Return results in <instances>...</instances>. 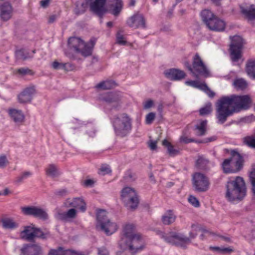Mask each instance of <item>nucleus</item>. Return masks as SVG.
Here are the masks:
<instances>
[{"mask_svg":"<svg viewBox=\"0 0 255 255\" xmlns=\"http://www.w3.org/2000/svg\"><path fill=\"white\" fill-rule=\"evenodd\" d=\"M243 121L246 123H251L255 121V116L253 115H251L245 117L243 119Z\"/></svg>","mask_w":255,"mask_h":255,"instance_id":"nucleus-55","label":"nucleus"},{"mask_svg":"<svg viewBox=\"0 0 255 255\" xmlns=\"http://www.w3.org/2000/svg\"><path fill=\"white\" fill-rule=\"evenodd\" d=\"M20 255H43L42 247L37 244H24L20 249Z\"/></svg>","mask_w":255,"mask_h":255,"instance_id":"nucleus-14","label":"nucleus"},{"mask_svg":"<svg viewBox=\"0 0 255 255\" xmlns=\"http://www.w3.org/2000/svg\"><path fill=\"white\" fill-rule=\"evenodd\" d=\"M62 255H82L78 254L75 252L70 250H64L63 249Z\"/></svg>","mask_w":255,"mask_h":255,"instance_id":"nucleus-57","label":"nucleus"},{"mask_svg":"<svg viewBox=\"0 0 255 255\" xmlns=\"http://www.w3.org/2000/svg\"><path fill=\"white\" fill-rule=\"evenodd\" d=\"M196 166L197 168L203 171H208L210 170V161L203 155L199 156L196 162Z\"/></svg>","mask_w":255,"mask_h":255,"instance_id":"nucleus-24","label":"nucleus"},{"mask_svg":"<svg viewBox=\"0 0 255 255\" xmlns=\"http://www.w3.org/2000/svg\"><path fill=\"white\" fill-rule=\"evenodd\" d=\"M234 84L236 88L240 90L245 89L248 86L246 81L242 78L235 80Z\"/></svg>","mask_w":255,"mask_h":255,"instance_id":"nucleus-42","label":"nucleus"},{"mask_svg":"<svg viewBox=\"0 0 255 255\" xmlns=\"http://www.w3.org/2000/svg\"><path fill=\"white\" fill-rule=\"evenodd\" d=\"M189 202L194 207H198L200 206L199 201L193 196H190L188 199Z\"/></svg>","mask_w":255,"mask_h":255,"instance_id":"nucleus-51","label":"nucleus"},{"mask_svg":"<svg viewBox=\"0 0 255 255\" xmlns=\"http://www.w3.org/2000/svg\"><path fill=\"white\" fill-rule=\"evenodd\" d=\"M1 222L3 227L5 229H13L18 227V224L10 219H2Z\"/></svg>","mask_w":255,"mask_h":255,"instance_id":"nucleus-39","label":"nucleus"},{"mask_svg":"<svg viewBox=\"0 0 255 255\" xmlns=\"http://www.w3.org/2000/svg\"><path fill=\"white\" fill-rule=\"evenodd\" d=\"M65 54L67 57H68L70 59H72V60L77 59V57L76 56V55L71 52H68V51H65Z\"/></svg>","mask_w":255,"mask_h":255,"instance_id":"nucleus-62","label":"nucleus"},{"mask_svg":"<svg viewBox=\"0 0 255 255\" xmlns=\"http://www.w3.org/2000/svg\"><path fill=\"white\" fill-rule=\"evenodd\" d=\"M217 136L215 135H214L210 137L205 138L203 140H198V141H196V143H205L215 141L217 139Z\"/></svg>","mask_w":255,"mask_h":255,"instance_id":"nucleus-49","label":"nucleus"},{"mask_svg":"<svg viewBox=\"0 0 255 255\" xmlns=\"http://www.w3.org/2000/svg\"><path fill=\"white\" fill-rule=\"evenodd\" d=\"M212 111V104L209 103L206 104L204 107L200 109L199 112L200 114L202 116L208 115L211 113Z\"/></svg>","mask_w":255,"mask_h":255,"instance_id":"nucleus-44","label":"nucleus"},{"mask_svg":"<svg viewBox=\"0 0 255 255\" xmlns=\"http://www.w3.org/2000/svg\"><path fill=\"white\" fill-rule=\"evenodd\" d=\"M34 226L24 227L23 231L20 232V236L21 239L31 241L34 239Z\"/></svg>","mask_w":255,"mask_h":255,"instance_id":"nucleus-22","label":"nucleus"},{"mask_svg":"<svg viewBox=\"0 0 255 255\" xmlns=\"http://www.w3.org/2000/svg\"><path fill=\"white\" fill-rule=\"evenodd\" d=\"M52 66L54 69H63V68L65 67V63H59L55 61L52 63Z\"/></svg>","mask_w":255,"mask_h":255,"instance_id":"nucleus-53","label":"nucleus"},{"mask_svg":"<svg viewBox=\"0 0 255 255\" xmlns=\"http://www.w3.org/2000/svg\"><path fill=\"white\" fill-rule=\"evenodd\" d=\"M246 71L248 75L252 79L255 80V59H249L246 65Z\"/></svg>","mask_w":255,"mask_h":255,"instance_id":"nucleus-25","label":"nucleus"},{"mask_svg":"<svg viewBox=\"0 0 255 255\" xmlns=\"http://www.w3.org/2000/svg\"><path fill=\"white\" fill-rule=\"evenodd\" d=\"M232 165L233 164L229 158L225 159L222 164L224 172L225 173L237 172L236 168H234Z\"/></svg>","mask_w":255,"mask_h":255,"instance_id":"nucleus-33","label":"nucleus"},{"mask_svg":"<svg viewBox=\"0 0 255 255\" xmlns=\"http://www.w3.org/2000/svg\"><path fill=\"white\" fill-rule=\"evenodd\" d=\"M77 211L74 208L68 210L66 212L59 214V219L63 221H67L68 219H74L76 217Z\"/></svg>","mask_w":255,"mask_h":255,"instance_id":"nucleus-32","label":"nucleus"},{"mask_svg":"<svg viewBox=\"0 0 255 255\" xmlns=\"http://www.w3.org/2000/svg\"><path fill=\"white\" fill-rule=\"evenodd\" d=\"M192 73L196 77H198V75L208 77L209 75L208 69L198 53H196L193 58Z\"/></svg>","mask_w":255,"mask_h":255,"instance_id":"nucleus-12","label":"nucleus"},{"mask_svg":"<svg viewBox=\"0 0 255 255\" xmlns=\"http://www.w3.org/2000/svg\"><path fill=\"white\" fill-rule=\"evenodd\" d=\"M244 143L250 147L255 149V136H247L243 138Z\"/></svg>","mask_w":255,"mask_h":255,"instance_id":"nucleus-41","label":"nucleus"},{"mask_svg":"<svg viewBox=\"0 0 255 255\" xmlns=\"http://www.w3.org/2000/svg\"><path fill=\"white\" fill-rule=\"evenodd\" d=\"M226 196L230 201L241 200L246 195V187L244 179L237 176L227 182Z\"/></svg>","mask_w":255,"mask_h":255,"instance_id":"nucleus-4","label":"nucleus"},{"mask_svg":"<svg viewBox=\"0 0 255 255\" xmlns=\"http://www.w3.org/2000/svg\"><path fill=\"white\" fill-rule=\"evenodd\" d=\"M135 227L133 224H127L123 228V236L119 241V246L121 249L136 252L139 247L138 244L142 240L139 234H135Z\"/></svg>","mask_w":255,"mask_h":255,"instance_id":"nucleus-2","label":"nucleus"},{"mask_svg":"<svg viewBox=\"0 0 255 255\" xmlns=\"http://www.w3.org/2000/svg\"><path fill=\"white\" fill-rule=\"evenodd\" d=\"M162 145L167 148V152L170 156H175L180 153L179 149L175 148L171 143L166 139L163 140Z\"/></svg>","mask_w":255,"mask_h":255,"instance_id":"nucleus-30","label":"nucleus"},{"mask_svg":"<svg viewBox=\"0 0 255 255\" xmlns=\"http://www.w3.org/2000/svg\"><path fill=\"white\" fill-rule=\"evenodd\" d=\"M244 43V39L241 36L235 35L232 38V43L230 47L242 48Z\"/></svg>","mask_w":255,"mask_h":255,"instance_id":"nucleus-38","label":"nucleus"},{"mask_svg":"<svg viewBox=\"0 0 255 255\" xmlns=\"http://www.w3.org/2000/svg\"><path fill=\"white\" fill-rule=\"evenodd\" d=\"M127 24L131 27L136 28H145L146 27L145 19L143 15L138 12L130 16L127 20Z\"/></svg>","mask_w":255,"mask_h":255,"instance_id":"nucleus-15","label":"nucleus"},{"mask_svg":"<svg viewBox=\"0 0 255 255\" xmlns=\"http://www.w3.org/2000/svg\"><path fill=\"white\" fill-rule=\"evenodd\" d=\"M75 66L72 63H65V67L63 68L64 70L67 71H72L75 69Z\"/></svg>","mask_w":255,"mask_h":255,"instance_id":"nucleus-61","label":"nucleus"},{"mask_svg":"<svg viewBox=\"0 0 255 255\" xmlns=\"http://www.w3.org/2000/svg\"><path fill=\"white\" fill-rule=\"evenodd\" d=\"M85 2L77 3V7L79 5L82 7V12H84L86 8L90 6V10L96 15L101 18L107 12V9L105 7L107 0H85Z\"/></svg>","mask_w":255,"mask_h":255,"instance_id":"nucleus-9","label":"nucleus"},{"mask_svg":"<svg viewBox=\"0 0 255 255\" xmlns=\"http://www.w3.org/2000/svg\"><path fill=\"white\" fill-rule=\"evenodd\" d=\"M45 172L47 176L52 178L56 177L60 174L57 166L53 164H49L45 169Z\"/></svg>","mask_w":255,"mask_h":255,"instance_id":"nucleus-35","label":"nucleus"},{"mask_svg":"<svg viewBox=\"0 0 255 255\" xmlns=\"http://www.w3.org/2000/svg\"><path fill=\"white\" fill-rule=\"evenodd\" d=\"M112 122L118 136L124 137L131 129V119L126 113L115 116L112 120Z\"/></svg>","mask_w":255,"mask_h":255,"instance_id":"nucleus-5","label":"nucleus"},{"mask_svg":"<svg viewBox=\"0 0 255 255\" xmlns=\"http://www.w3.org/2000/svg\"><path fill=\"white\" fill-rule=\"evenodd\" d=\"M6 156L4 155L0 156V167H4L5 166V163L7 162Z\"/></svg>","mask_w":255,"mask_h":255,"instance_id":"nucleus-63","label":"nucleus"},{"mask_svg":"<svg viewBox=\"0 0 255 255\" xmlns=\"http://www.w3.org/2000/svg\"><path fill=\"white\" fill-rule=\"evenodd\" d=\"M165 77L169 80L173 81H179L185 77V73L182 70L171 68L166 70L164 72Z\"/></svg>","mask_w":255,"mask_h":255,"instance_id":"nucleus-17","label":"nucleus"},{"mask_svg":"<svg viewBox=\"0 0 255 255\" xmlns=\"http://www.w3.org/2000/svg\"><path fill=\"white\" fill-rule=\"evenodd\" d=\"M155 113H154L153 112L149 113L146 116V118H145L146 124L147 125L151 124L153 122L154 120L155 119Z\"/></svg>","mask_w":255,"mask_h":255,"instance_id":"nucleus-47","label":"nucleus"},{"mask_svg":"<svg viewBox=\"0 0 255 255\" xmlns=\"http://www.w3.org/2000/svg\"><path fill=\"white\" fill-rule=\"evenodd\" d=\"M32 175V173L30 171H25L23 172L21 175L17 177L15 181L17 183H20L24 179Z\"/></svg>","mask_w":255,"mask_h":255,"instance_id":"nucleus-46","label":"nucleus"},{"mask_svg":"<svg viewBox=\"0 0 255 255\" xmlns=\"http://www.w3.org/2000/svg\"><path fill=\"white\" fill-rule=\"evenodd\" d=\"M98 255H109L108 250L105 247L98 249Z\"/></svg>","mask_w":255,"mask_h":255,"instance_id":"nucleus-59","label":"nucleus"},{"mask_svg":"<svg viewBox=\"0 0 255 255\" xmlns=\"http://www.w3.org/2000/svg\"><path fill=\"white\" fill-rule=\"evenodd\" d=\"M207 121L204 120L202 121L199 124L195 125L194 130L196 131V135L201 136L206 134L207 131Z\"/></svg>","mask_w":255,"mask_h":255,"instance_id":"nucleus-28","label":"nucleus"},{"mask_svg":"<svg viewBox=\"0 0 255 255\" xmlns=\"http://www.w3.org/2000/svg\"><path fill=\"white\" fill-rule=\"evenodd\" d=\"M34 239L35 238L41 239L42 240H46L50 237V232L47 230H42L38 228H34Z\"/></svg>","mask_w":255,"mask_h":255,"instance_id":"nucleus-31","label":"nucleus"},{"mask_svg":"<svg viewBox=\"0 0 255 255\" xmlns=\"http://www.w3.org/2000/svg\"><path fill=\"white\" fill-rule=\"evenodd\" d=\"M63 248L59 247L57 249H51L48 255H62Z\"/></svg>","mask_w":255,"mask_h":255,"instance_id":"nucleus-52","label":"nucleus"},{"mask_svg":"<svg viewBox=\"0 0 255 255\" xmlns=\"http://www.w3.org/2000/svg\"><path fill=\"white\" fill-rule=\"evenodd\" d=\"M252 100L248 95L224 96L216 104V117L217 123L223 124L234 113L249 109Z\"/></svg>","mask_w":255,"mask_h":255,"instance_id":"nucleus-1","label":"nucleus"},{"mask_svg":"<svg viewBox=\"0 0 255 255\" xmlns=\"http://www.w3.org/2000/svg\"><path fill=\"white\" fill-rule=\"evenodd\" d=\"M202 18L209 30L213 31H224L225 22L214 15L211 11L205 9L201 13Z\"/></svg>","mask_w":255,"mask_h":255,"instance_id":"nucleus-7","label":"nucleus"},{"mask_svg":"<svg viewBox=\"0 0 255 255\" xmlns=\"http://www.w3.org/2000/svg\"><path fill=\"white\" fill-rule=\"evenodd\" d=\"M187 84L193 87L203 90V88L206 87V84L204 83H200L198 81H189L186 82Z\"/></svg>","mask_w":255,"mask_h":255,"instance_id":"nucleus-43","label":"nucleus"},{"mask_svg":"<svg viewBox=\"0 0 255 255\" xmlns=\"http://www.w3.org/2000/svg\"><path fill=\"white\" fill-rule=\"evenodd\" d=\"M34 53H35L34 50L32 51V54H30L27 50L21 49L16 51L15 56L17 59L25 60L32 58Z\"/></svg>","mask_w":255,"mask_h":255,"instance_id":"nucleus-29","label":"nucleus"},{"mask_svg":"<svg viewBox=\"0 0 255 255\" xmlns=\"http://www.w3.org/2000/svg\"><path fill=\"white\" fill-rule=\"evenodd\" d=\"M123 8V2L121 0H116V2L111 5L109 12L114 16H118Z\"/></svg>","mask_w":255,"mask_h":255,"instance_id":"nucleus-27","label":"nucleus"},{"mask_svg":"<svg viewBox=\"0 0 255 255\" xmlns=\"http://www.w3.org/2000/svg\"><path fill=\"white\" fill-rule=\"evenodd\" d=\"M153 105V101L151 100H149L145 102L143 104V108L144 109H148L152 107Z\"/></svg>","mask_w":255,"mask_h":255,"instance_id":"nucleus-60","label":"nucleus"},{"mask_svg":"<svg viewBox=\"0 0 255 255\" xmlns=\"http://www.w3.org/2000/svg\"><path fill=\"white\" fill-rule=\"evenodd\" d=\"M67 190L65 189H60L54 192L55 195L58 197H63L67 194Z\"/></svg>","mask_w":255,"mask_h":255,"instance_id":"nucleus-54","label":"nucleus"},{"mask_svg":"<svg viewBox=\"0 0 255 255\" xmlns=\"http://www.w3.org/2000/svg\"><path fill=\"white\" fill-rule=\"evenodd\" d=\"M156 234L167 243L184 249L186 248L190 243L189 239L181 234L170 232L168 234H165L159 230L156 231Z\"/></svg>","mask_w":255,"mask_h":255,"instance_id":"nucleus-8","label":"nucleus"},{"mask_svg":"<svg viewBox=\"0 0 255 255\" xmlns=\"http://www.w3.org/2000/svg\"><path fill=\"white\" fill-rule=\"evenodd\" d=\"M242 12L248 19H255V6L254 4L251 5L248 8H242Z\"/></svg>","mask_w":255,"mask_h":255,"instance_id":"nucleus-34","label":"nucleus"},{"mask_svg":"<svg viewBox=\"0 0 255 255\" xmlns=\"http://www.w3.org/2000/svg\"><path fill=\"white\" fill-rule=\"evenodd\" d=\"M192 184L195 190L199 192L207 191L210 187L209 178L200 172H196L192 175Z\"/></svg>","mask_w":255,"mask_h":255,"instance_id":"nucleus-11","label":"nucleus"},{"mask_svg":"<svg viewBox=\"0 0 255 255\" xmlns=\"http://www.w3.org/2000/svg\"><path fill=\"white\" fill-rule=\"evenodd\" d=\"M97 42V39L92 37L88 42H85L81 37L72 36L68 39V48L75 53L80 54L84 57L92 54L93 48Z\"/></svg>","mask_w":255,"mask_h":255,"instance_id":"nucleus-3","label":"nucleus"},{"mask_svg":"<svg viewBox=\"0 0 255 255\" xmlns=\"http://www.w3.org/2000/svg\"><path fill=\"white\" fill-rule=\"evenodd\" d=\"M8 113L15 124L20 125L24 122L25 116L21 110L10 109L8 110Z\"/></svg>","mask_w":255,"mask_h":255,"instance_id":"nucleus-20","label":"nucleus"},{"mask_svg":"<svg viewBox=\"0 0 255 255\" xmlns=\"http://www.w3.org/2000/svg\"><path fill=\"white\" fill-rule=\"evenodd\" d=\"M50 0H41L40 1V6L43 8H46L49 5Z\"/></svg>","mask_w":255,"mask_h":255,"instance_id":"nucleus-64","label":"nucleus"},{"mask_svg":"<svg viewBox=\"0 0 255 255\" xmlns=\"http://www.w3.org/2000/svg\"><path fill=\"white\" fill-rule=\"evenodd\" d=\"M96 228L110 236L117 230L118 226L116 223L112 222L108 218L105 210H99L97 213Z\"/></svg>","mask_w":255,"mask_h":255,"instance_id":"nucleus-6","label":"nucleus"},{"mask_svg":"<svg viewBox=\"0 0 255 255\" xmlns=\"http://www.w3.org/2000/svg\"><path fill=\"white\" fill-rule=\"evenodd\" d=\"M22 213L25 215L32 216L42 220L48 218V215L43 209L36 206H27L21 208Z\"/></svg>","mask_w":255,"mask_h":255,"instance_id":"nucleus-13","label":"nucleus"},{"mask_svg":"<svg viewBox=\"0 0 255 255\" xmlns=\"http://www.w3.org/2000/svg\"><path fill=\"white\" fill-rule=\"evenodd\" d=\"M121 199L131 209H135L139 201L135 191L129 187L124 188L121 191Z\"/></svg>","mask_w":255,"mask_h":255,"instance_id":"nucleus-10","label":"nucleus"},{"mask_svg":"<svg viewBox=\"0 0 255 255\" xmlns=\"http://www.w3.org/2000/svg\"><path fill=\"white\" fill-rule=\"evenodd\" d=\"M116 86V84L115 81L107 80L100 82L96 85V87L103 90H108L114 88Z\"/></svg>","mask_w":255,"mask_h":255,"instance_id":"nucleus-36","label":"nucleus"},{"mask_svg":"<svg viewBox=\"0 0 255 255\" xmlns=\"http://www.w3.org/2000/svg\"><path fill=\"white\" fill-rule=\"evenodd\" d=\"M180 140L185 143H188L192 142H196V140L193 138H188L186 136H181L180 137ZM198 140H197L198 141Z\"/></svg>","mask_w":255,"mask_h":255,"instance_id":"nucleus-58","label":"nucleus"},{"mask_svg":"<svg viewBox=\"0 0 255 255\" xmlns=\"http://www.w3.org/2000/svg\"><path fill=\"white\" fill-rule=\"evenodd\" d=\"M230 155L229 159L234 166V168H236L237 172L240 171L244 162L243 157L236 150H231Z\"/></svg>","mask_w":255,"mask_h":255,"instance_id":"nucleus-18","label":"nucleus"},{"mask_svg":"<svg viewBox=\"0 0 255 255\" xmlns=\"http://www.w3.org/2000/svg\"><path fill=\"white\" fill-rule=\"evenodd\" d=\"M34 87H28L24 89L18 96V101L20 103L29 102L32 99V95L34 93Z\"/></svg>","mask_w":255,"mask_h":255,"instance_id":"nucleus-21","label":"nucleus"},{"mask_svg":"<svg viewBox=\"0 0 255 255\" xmlns=\"http://www.w3.org/2000/svg\"><path fill=\"white\" fill-rule=\"evenodd\" d=\"M241 48L230 47L231 58L234 62H237L241 57Z\"/></svg>","mask_w":255,"mask_h":255,"instance_id":"nucleus-37","label":"nucleus"},{"mask_svg":"<svg viewBox=\"0 0 255 255\" xmlns=\"http://www.w3.org/2000/svg\"><path fill=\"white\" fill-rule=\"evenodd\" d=\"M136 178L135 173L130 169L127 170L124 176V179L126 182L129 183L134 181Z\"/></svg>","mask_w":255,"mask_h":255,"instance_id":"nucleus-40","label":"nucleus"},{"mask_svg":"<svg viewBox=\"0 0 255 255\" xmlns=\"http://www.w3.org/2000/svg\"><path fill=\"white\" fill-rule=\"evenodd\" d=\"M111 172L110 168L108 165H103L99 169V174L102 175H105L106 174H108Z\"/></svg>","mask_w":255,"mask_h":255,"instance_id":"nucleus-48","label":"nucleus"},{"mask_svg":"<svg viewBox=\"0 0 255 255\" xmlns=\"http://www.w3.org/2000/svg\"><path fill=\"white\" fill-rule=\"evenodd\" d=\"M176 216L172 210H169L166 212L162 217L161 221L165 225H169L174 223Z\"/></svg>","mask_w":255,"mask_h":255,"instance_id":"nucleus-26","label":"nucleus"},{"mask_svg":"<svg viewBox=\"0 0 255 255\" xmlns=\"http://www.w3.org/2000/svg\"><path fill=\"white\" fill-rule=\"evenodd\" d=\"M127 43V41L126 37L121 33H117L116 35V43L121 45H125Z\"/></svg>","mask_w":255,"mask_h":255,"instance_id":"nucleus-45","label":"nucleus"},{"mask_svg":"<svg viewBox=\"0 0 255 255\" xmlns=\"http://www.w3.org/2000/svg\"><path fill=\"white\" fill-rule=\"evenodd\" d=\"M12 7L8 2H4L0 5V18L1 20L6 21L12 16Z\"/></svg>","mask_w":255,"mask_h":255,"instance_id":"nucleus-19","label":"nucleus"},{"mask_svg":"<svg viewBox=\"0 0 255 255\" xmlns=\"http://www.w3.org/2000/svg\"><path fill=\"white\" fill-rule=\"evenodd\" d=\"M122 95L119 92H110L103 97V100L108 103L112 104L115 109H119Z\"/></svg>","mask_w":255,"mask_h":255,"instance_id":"nucleus-16","label":"nucleus"},{"mask_svg":"<svg viewBox=\"0 0 255 255\" xmlns=\"http://www.w3.org/2000/svg\"><path fill=\"white\" fill-rule=\"evenodd\" d=\"M69 205L70 207H73L75 209H77L82 212H84L86 210V204L81 198H74L69 202Z\"/></svg>","mask_w":255,"mask_h":255,"instance_id":"nucleus-23","label":"nucleus"},{"mask_svg":"<svg viewBox=\"0 0 255 255\" xmlns=\"http://www.w3.org/2000/svg\"><path fill=\"white\" fill-rule=\"evenodd\" d=\"M202 91H204L211 98H213L215 96V93L214 92H213L212 91H211L209 89V88L207 86V85H206V87L203 88V89Z\"/></svg>","mask_w":255,"mask_h":255,"instance_id":"nucleus-56","label":"nucleus"},{"mask_svg":"<svg viewBox=\"0 0 255 255\" xmlns=\"http://www.w3.org/2000/svg\"><path fill=\"white\" fill-rule=\"evenodd\" d=\"M17 72L22 75H25L27 74L31 75L32 74L31 70L27 68H21L17 70Z\"/></svg>","mask_w":255,"mask_h":255,"instance_id":"nucleus-50","label":"nucleus"}]
</instances>
